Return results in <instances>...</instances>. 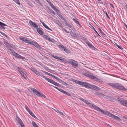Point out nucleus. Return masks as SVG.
Here are the masks:
<instances>
[{
  "mask_svg": "<svg viewBox=\"0 0 127 127\" xmlns=\"http://www.w3.org/2000/svg\"><path fill=\"white\" fill-rule=\"evenodd\" d=\"M73 81L77 84L82 85L85 87L90 88L93 90H98L99 89V88L93 85H91L86 82H81L75 80H73Z\"/></svg>",
  "mask_w": 127,
  "mask_h": 127,
  "instance_id": "nucleus-1",
  "label": "nucleus"
},
{
  "mask_svg": "<svg viewBox=\"0 0 127 127\" xmlns=\"http://www.w3.org/2000/svg\"><path fill=\"white\" fill-rule=\"evenodd\" d=\"M34 73L37 75L38 76H40L41 77H43V78L44 79L46 80L52 84H53L54 85L57 87H61L59 83L51 79L47 78L46 77L43 76L42 75V73L39 72V71L36 70V71H35V72Z\"/></svg>",
  "mask_w": 127,
  "mask_h": 127,
  "instance_id": "nucleus-2",
  "label": "nucleus"
},
{
  "mask_svg": "<svg viewBox=\"0 0 127 127\" xmlns=\"http://www.w3.org/2000/svg\"><path fill=\"white\" fill-rule=\"evenodd\" d=\"M108 84L109 86L122 91H125L127 90V89L122 85L118 83H108Z\"/></svg>",
  "mask_w": 127,
  "mask_h": 127,
  "instance_id": "nucleus-3",
  "label": "nucleus"
},
{
  "mask_svg": "<svg viewBox=\"0 0 127 127\" xmlns=\"http://www.w3.org/2000/svg\"><path fill=\"white\" fill-rule=\"evenodd\" d=\"M103 113L112 118H114L117 121H120L121 120V119L119 117L110 113L108 111H104Z\"/></svg>",
  "mask_w": 127,
  "mask_h": 127,
  "instance_id": "nucleus-4",
  "label": "nucleus"
},
{
  "mask_svg": "<svg viewBox=\"0 0 127 127\" xmlns=\"http://www.w3.org/2000/svg\"><path fill=\"white\" fill-rule=\"evenodd\" d=\"M68 62L71 64L72 66L75 68L78 66V63L77 62L73 60L70 59L68 61Z\"/></svg>",
  "mask_w": 127,
  "mask_h": 127,
  "instance_id": "nucleus-5",
  "label": "nucleus"
},
{
  "mask_svg": "<svg viewBox=\"0 0 127 127\" xmlns=\"http://www.w3.org/2000/svg\"><path fill=\"white\" fill-rule=\"evenodd\" d=\"M118 101L121 104L127 107V100H125L123 98L119 97L118 98Z\"/></svg>",
  "mask_w": 127,
  "mask_h": 127,
  "instance_id": "nucleus-6",
  "label": "nucleus"
},
{
  "mask_svg": "<svg viewBox=\"0 0 127 127\" xmlns=\"http://www.w3.org/2000/svg\"><path fill=\"white\" fill-rule=\"evenodd\" d=\"M88 105L89 106L92 107L93 108H94L95 109V110H96L97 111H98L100 112H101L102 113L104 111L103 110L101 109L100 108H99V107L95 105L94 104H92L89 102L88 103Z\"/></svg>",
  "mask_w": 127,
  "mask_h": 127,
  "instance_id": "nucleus-7",
  "label": "nucleus"
},
{
  "mask_svg": "<svg viewBox=\"0 0 127 127\" xmlns=\"http://www.w3.org/2000/svg\"><path fill=\"white\" fill-rule=\"evenodd\" d=\"M51 86L52 87H54L57 89L58 90L62 92V93H63L64 94L66 95H67L68 96H71V95L68 93L66 91H64L63 90L61 89H59L58 87L56 86H54L51 85Z\"/></svg>",
  "mask_w": 127,
  "mask_h": 127,
  "instance_id": "nucleus-8",
  "label": "nucleus"
},
{
  "mask_svg": "<svg viewBox=\"0 0 127 127\" xmlns=\"http://www.w3.org/2000/svg\"><path fill=\"white\" fill-rule=\"evenodd\" d=\"M31 44L36 47L39 50H41V49L40 46L36 42L32 41Z\"/></svg>",
  "mask_w": 127,
  "mask_h": 127,
  "instance_id": "nucleus-9",
  "label": "nucleus"
},
{
  "mask_svg": "<svg viewBox=\"0 0 127 127\" xmlns=\"http://www.w3.org/2000/svg\"><path fill=\"white\" fill-rule=\"evenodd\" d=\"M72 19L74 21V22L76 23L77 26H78L80 28H81L82 27V26L79 23V21L78 20V19L77 18H73Z\"/></svg>",
  "mask_w": 127,
  "mask_h": 127,
  "instance_id": "nucleus-10",
  "label": "nucleus"
},
{
  "mask_svg": "<svg viewBox=\"0 0 127 127\" xmlns=\"http://www.w3.org/2000/svg\"><path fill=\"white\" fill-rule=\"evenodd\" d=\"M29 24L30 25L34 27L36 29L38 28V26L34 22L30 20L29 22Z\"/></svg>",
  "mask_w": 127,
  "mask_h": 127,
  "instance_id": "nucleus-11",
  "label": "nucleus"
},
{
  "mask_svg": "<svg viewBox=\"0 0 127 127\" xmlns=\"http://www.w3.org/2000/svg\"><path fill=\"white\" fill-rule=\"evenodd\" d=\"M31 90L34 94L38 96L40 92L38 91L35 89L33 88H32Z\"/></svg>",
  "mask_w": 127,
  "mask_h": 127,
  "instance_id": "nucleus-12",
  "label": "nucleus"
},
{
  "mask_svg": "<svg viewBox=\"0 0 127 127\" xmlns=\"http://www.w3.org/2000/svg\"><path fill=\"white\" fill-rule=\"evenodd\" d=\"M64 22H65V24L67 26L70 28H72V24L71 23L69 22H67L66 20Z\"/></svg>",
  "mask_w": 127,
  "mask_h": 127,
  "instance_id": "nucleus-13",
  "label": "nucleus"
},
{
  "mask_svg": "<svg viewBox=\"0 0 127 127\" xmlns=\"http://www.w3.org/2000/svg\"><path fill=\"white\" fill-rule=\"evenodd\" d=\"M52 57L54 58L63 61H64V59L63 58H61V57H57V56H54L53 55H52Z\"/></svg>",
  "mask_w": 127,
  "mask_h": 127,
  "instance_id": "nucleus-14",
  "label": "nucleus"
},
{
  "mask_svg": "<svg viewBox=\"0 0 127 127\" xmlns=\"http://www.w3.org/2000/svg\"><path fill=\"white\" fill-rule=\"evenodd\" d=\"M19 73L21 75L22 77V78L24 79H26V75L25 73L23 71V70Z\"/></svg>",
  "mask_w": 127,
  "mask_h": 127,
  "instance_id": "nucleus-15",
  "label": "nucleus"
},
{
  "mask_svg": "<svg viewBox=\"0 0 127 127\" xmlns=\"http://www.w3.org/2000/svg\"><path fill=\"white\" fill-rule=\"evenodd\" d=\"M40 22H41L43 26L46 29L50 31H52V30L47 25H46L41 20L40 21Z\"/></svg>",
  "mask_w": 127,
  "mask_h": 127,
  "instance_id": "nucleus-16",
  "label": "nucleus"
},
{
  "mask_svg": "<svg viewBox=\"0 0 127 127\" xmlns=\"http://www.w3.org/2000/svg\"><path fill=\"white\" fill-rule=\"evenodd\" d=\"M8 52L11 54L13 55V56H15L16 53L12 49H10L8 50Z\"/></svg>",
  "mask_w": 127,
  "mask_h": 127,
  "instance_id": "nucleus-17",
  "label": "nucleus"
},
{
  "mask_svg": "<svg viewBox=\"0 0 127 127\" xmlns=\"http://www.w3.org/2000/svg\"><path fill=\"white\" fill-rule=\"evenodd\" d=\"M44 37L45 39L51 42H53L54 41V39H51L49 38L48 36L46 35H44Z\"/></svg>",
  "mask_w": 127,
  "mask_h": 127,
  "instance_id": "nucleus-18",
  "label": "nucleus"
},
{
  "mask_svg": "<svg viewBox=\"0 0 127 127\" xmlns=\"http://www.w3.org/2000/svg\"><path fill=\"white\" fill-rule=\"evenodd\" d=\"M86 43L88 45V46L90 47L91 48L93 49H94L95 48L90 43L88 42H87Z\"/></svg>",
  "mask_w": 127,
  "mask_h": 127,
  "instance_id": "nucleus-19",
  "label": "nucleus"
},
{
  "mask_svg": "<svg viewBox=\"0 0 127 127\" xmlns=\"http://www.w3.org/2000/svg\"><path fill=\"white\" fill-rule=\"evenodd\" d=\"M15 56L18 58L20 59H24L25 58L24 57H23L21 55H20L19 54H18L17 53H16Z\"/></svg>",
  "mask_w": 127,
  "mask_h": 127,
  "instance_id": "nucleus-20",
  "label": "nucleus"
},
{
  "mask_svg": "<svg viewBox=\"0 0 127 127\" xmlns=\"http://www.w3.org/2000/svg\"><path fill=\"white\" fill-rule=\"evenodd\" d=\"M37 30L38 32L41 35H42L43 34V33L41 29L40 28H37Z\"/></svg>",
  "mask_w": 127,
  "mask_h": 127,
  "instance_id": "nucleus-21",
  "label": "nucleus"
},
{
  "mask_svg": "<svg viewBox=\"0 0 127 127\" xmlns=\"http://www.w3.org/2000/svg\"><path fill=\"white\" fill-rule=\"evenodd\" d=\"M90 78L93 80H95L97 81V80H98L99 81V79L97 78L96 76H94L92 75H91L90 76Z\"/></svg>",
  "mask_w": 127,
  "mask_h": 127,
  "instance_id": "nucleus-22",
  "label": "nucleus"
},
{
  "mask_svg": "<svg viewBox=\"0 0 127 127\" xmlns=\"http://www.w3.org/2000/svg\"><path fill=\"white\" fill-rule=\"evenodd\" d=\"M6 45V46H7L9 48H12L13 46V45L11 44L8 42L7 43Z\"/></svg>",
  "mask_w": 127,
  "mask_h": 127,
  "instance_id": "nucleus-23",
  "label": "nucleus"
},
{
  "mask_svg": "<svg viewBox=\"0 0 127 127\" xmlns=\"http://www.w3.org/2000/svg\"><path fill=\"white\" fill-rule=\"evenodd\" d=\"M59 47L61 50H64L65 47L62 44H60L58 45Z\"/></svg>",
  "mask_w": 127,
  "mask_h": 127,
  "instance_id": "nucleus-24",
  "label": "nucleus"
},
{
  "mask_svg": "<svg viewBox=\"0 0 127 127\" xmlns=\"http://www.w3.org/2000/svg\"><path fill=\"white\" fill-rule=\"evenodd\" d=\"M28 112L29 113V114L33 117L35 118L36 117L32 113V111L31 110L29 111Z\"/></svg>",
  "mask_w": 127,
  "mask_h": 127,
  "instance_id": "nucleus-25",
  "label": "nucleus"
},
{
  "mask_svg": "<svg viewBox=\"0 0 127 127\" xmlns=\"http://www.w3.org/2000/svg\"><path fill=\"white\" fill-rule=\"evenodd\" d=\"M58 15L59 16L62 20H64V21H65L66 20L65 18L61 14V13L59 14Z\"/></svg>",
  "mask_w": 127,
  "mask_h": 127,
  "instance_id": "nucleus-26",
  "label": "nucleus"
},
{
  "mask_svg": "<svg viewBox=\"0 0 127 127\" xmlns=\"http://www.w3.org/2000/svg\"><path fill=\"white\" fill-rule=\"evenodd\" d=\"M41 96L45 98L46 97V96L44 95L41 92H40V93L38 95V96L39 97H41Z\"/></svg>",
  "mask_w": 127,
  "mask_h": 127,
  "instance_id": "nucleus-27",
  "label": "nucleus"
},
{
  "mask_svg": "<svg viewBox=\"0 0 127 127\" xmlns=\"http://www.w3.org/2000/svg\"><path fill=\"white\" fill-rule=\"evenodd\" d=\"M82 74L84 76H85L88 77L89 78H90V76L91 75H90L89 74H88L87 73H82Z\"/></svg>",
  "mask_w": 127,
  "mask_h": 127,
  "instance_id": "nucleus-28",
  "label": "nucleus"
},
{
  "mask_svg": "<svg viewBox=\"0 0 127 127\" xmlns=\"http://www.w3.org/2000/svg\"><path fill=\"white\" fill-rule=\"evenodd\" d=\"M30 69L34 73H35V71H36V70L33 67H32L31 66L29 67Z\"/></svg>",
  "mask_w": 127,
  "mask_h": 127,
  "instance_id": "nucleus-29",
  "label": "nucleus"
},
{
  "mask_svg": "<svg viewBox=\"0 0 127 127\" xmlns=\"http://www.w3.org/2000/svg\"><path fill=\"white\" fill-rule=\"evenodd\" d=\"M49 4L50 6L53 9L55 8V6L53 4V3L51 2H49Z\"/></svg>",
  "mask_w": 127,
  "mask_h": 127,
  "instance_id": "nucleus-30",
  "label": "nucleus"
},
{
  "mask_svg": "<svg viewBox=\"0 0 127 127\" xmlns=\"http://www.w3.org/2000/svg\"><path fill=\"white\" fill-rule=\"evenodd\" d=\"M32 41L29 40L27 39H26V40H25V42L26 43H29L31 44Z\"/></svg>",
  "mask_w": 127,
  "mask_h": 127,
  "instance_id": "nucleus-31",
  "label": "nucleus"
},
{
  "mask_svg": "<svg viewBox=\"0 0 127 127\" xmlns=\"http://www.w3.org/2000/svg\"><path fill=\"white\" fill-rule=\"evenodd\" d=\"M71 35L73 37H74L75 38H77L78 37V36L76 35V33H72L71 34Z\"/></svg>",
  "mask_w": 127,
  "mask_h": 127,
  "instance_id": "nucleus-32",
  "label": "nucleus"
},
{
  "mask_svg": "<svg viewBox=\"0 0 127 127\" xmlns=\"http://www.w3.org/2000/svg\"><path fill=\"white\" fill-rule=\"evenodd\" d=\"M32 124L34 127H37L38 126L34 122H32Z\"/></svg>",
  "mask_w": 127,
  "mask_h": 127,
  "instance_id": "nucleus-33",
  "label": "nucleus"
},
{
  "mask_svg": "<svg viewBox=\"0 0 127 127\" xmlns=\"http://www.w3.org/2000/svg\"><path fill=\"white\" fill-rule=\"evenodd\" d=\"M18 5H20V3L19 0H13Z\"/></svg>",
  "mask_w": 127,
  "mask_h": 127,
  "instance_id": "nucleus-34",
  "label": "nucleus"
},
{
  "mask_svg": "<svg viewBox=\"0 0 127 127\" xmlns=\"http://www.w3.org/2000/svg\"><path fill=\"white\" fill-rule=\"evenodd\" d=\"M47 70L48 71V72H50L51 73H53V72H54V71L53 70H51L49 69H48L47 67Z\"/></svg>",
  "mask_w": 127,
  "mask_h": 127,
  "instance_id": "nucleus-35",
  "label": "nucleus"
},
{
  "mask_svg": "<svg viewBox=\"0 0 127 127\" xmlns=\"http://www.w3.org/2000/svg\"><path fill=\"white\" fill-rule=\"evenodd\" d=\"M7 26V25L5 24L0 22V28L1 26Z\"/></svg>",
  "mask_w": 127,
  "mask_h": 127,
  "instance_id": "nucleus-36",
  "label": "nucleus"
},
{
  "mask_svg": "<svg viewBox=\"0 0 127 127\" xmlns=\"http://www.w3.org/2000/svg\"><path fill=\"white\" fill-rule=\"evenodd\" d=\"M16 120L19 123V122H20L22 121L21 119L18 116H17L16 117Z\"/></svg>",
  "mask_w": 127,
  "mask_h": 127,
  "instance_id": "nucleus-37",
  "label": "nucleus"
},
{
  "mask_svg": "<svg viewBox=\"0 0 127 127\" xmlns=\"http://www.w3.org/2000/svg\"><path fill=\"white\" fill-rule=\"evenodd\" d=\"M57 24L61 28L63 27V25L62 24H61V23L60 22L58 21V22L57 23Z\"/></svg>",
  "mask_w": 127,
  "mask_h": 127,
  "instance_id": "nucleus-38",
  "label": "nucleus"
},
{
  "mask_svg": "<svg viewBox=\"0 0 127 127\" xmlns=\"http://www.w3.org/2000/svg\"><path fill=\"white\" fill-rule=\"evenodd\" d=\"M50 12L52 14V16H54L55 15V13L52 10H51Z\"/></svg>",
  "mask_w": 127,
  "mask_h": 127,
  "instance_id": "nucleus-39",
  "label": "nucleus"
},
{
  "mask_svg": "<svg viewBox=\"0 0 127 127\" xmlns=\"http://www.w3.org/2000/svg\"><path fill=\"white\" fill-rule=\"evenodd\" d=\"M17 68L18 71L19 72H21L23 70V69L19 67H17Z\"/></svg>",
  "mask_w": 127,
  "mask_h": 127,
  "instance_id": "nucleus-40",
  "label": "nucleus"
},
{
  "mask_svg": "<svg viewBox=\"0 0 127 127\" xmlns=\"http://www.w3.org/2000/svg\"><path fill=\"white\" fill-rule=\"evenodd\" d=\"M116 46L120 49L121 50L122 49H123L122 48V47L121 46L119 45H118L116 43Z\"/></svg>",
  "mask_w": 127,
  "mask_h": 127,
  "instance_id": "nucleus-41",
  "label": "nucleus"
},
{
  "mask_svg": "<svg viewBox=\"0 0 127 127\" xmlns=\"http://www.w3.org/2000/svg\"><path fill=\"white\" fill-rule=\"evenodd\" d=\"M43 72L44 73H45V74H46L48 75H49L50 76V75H51V74H50L48 72H46L45 71H43Z\"/></svg>",
  "mask_w": 127,
  "mask_h": 127,
  "instance_id": "nucleus-42",
  "label": "nucleus"
},
{
  "mask_svg": "<svg viewBox=\"0 0 127 127\" xmlns=\"http://www.w3.org/2000/svg\"><path fill=\"white\" fill-rule=\"evenodd\" d=\"M92 26V29L94 30V31L99 36V35L98 33V32H97V31L95 29V28Z\"/></svg>",
  "mask_w": 127,
  "mask_h": 127,
  "instance_id": "nucleus-43",
  "label": "nucleus"
},
{
  "mask_svg": "<svg viewBox=\"0 0 127 127\" xmlns=\"http://www.w3.org/2000/svg\"><path fill=\"white\" fill-rule=\"evenodd\" d=\"M55 12L58 15L59 14H61V12L59 9Z\"/></svg>",
  "mask_w": 127,
  "mask_h": 127,
  "instance_id": "nucleus-44",
  "label": "nucleus"
},
{
  "mask_svg": "<svg viewBox=\"0 0 127 127\" xmlns=\"http://www.w3.org/2000/svg\"><path fill=\"white\" fill-rule=\"evenodd\" d=\"M80 100L84 102L85 103L86 101V100L84 99L81 98H80Z\"/></svg>",
  "mask_w": 127,
  "mask_h": 127,
  "instance_id": "nucleus-45",
  "label": "nucleus"
},
{
  "mask_svg": "<svg viewBox=\"0 0 127 127\" xmlns=\"http://www.w3.org/2000/svg\"><path fill=\"white\" fill-rule=\"evenodd\" d=\"M25 107L26 109L28 111V112L30 110L28 107L27 105H26Z\"/></svg>",
  "mask_w": 127,
  "mask_h": 127,
  "instance_id": "nucleus-46",
  "label": "nucleus"
},
{
  "mask_svg": "<svg viewBox=\"0 0 127 127\" xmlns=\"http://www.w3.org/2000/svg\"><path fill=\"white\" fill-rule=\"evenodd\" d=\"M56 112H57L58 113H59L60 114H61L63 115H64V114L62 112L60 111L59 110H57V111H56Z\"/></svg>",
  "mask_w": 127,
  "mask_h": 127,
  "instance_id": "nucleus-47",
  "label": "nucleus"
},
{
  "mask_svg": "<svg viewBox=\"0 0 127 127\" xmlns=\"http://www.w3.org/2000/svg\"><path fill=\"white\" fill-rule=\"evenodd\" d=\"M20 39L21 40L23 41L24 42L25 41V40H26V39L24 37H20Z\"/></svg>",
  "mask_w": 127,
  "mask_h": 127,
  "instance_id": "nucleus-48",
  "label": "nucleus"
},
{
  "mask_svg": "<svg viewBox=\"0 0 127 127\" xmlns=\"http://www.w3.org/2000/svg\"><path fill=\"white\" fill-rule=\"evenodd\" d=\"M0 32L1 33V34H2L3 36H5L6 37H7V36L6 35V34L5 33L1 32Z\"/></svg>",
  "mask_w": 127,
  "mask_h": 127,
  "instance_id": "nucleus-49",
  "label": "nucleus"
},
{
  "mask_svg": "<svg viewBox=\"0 0 127 127\" xmlns=\"http://www.w3.org/2000/svg\"><path fill=\"white\" fill-rule=\"evenodd\" d=\"M19 123L21 126H23L24 125L22 121H21L19 122Z\"/></svg>",
  "mask_w": 127,
  "mask_h": 127,
  "instance_id": "nucleus-50",
  "label": "nucleus"
},
{
  "mask_svg": "<svg viewBox=\"0 0 127 127\" xmlns=\"http://www.w3.org/2000/svg\"><path fill=\"white\" fill-rule=\"evenodd\" d=\"M62 84L64 85H65V86H66L68 85L67 83H65V82L63 81V82H62Z\"/></svg>",
  "mask_w": 127,
  "mask_h": 127,
  "instance_id": "nucleus-51",
  "label": "nucleus"
},
{
  "mask_svg": "<svg viewBox=\"0 0 127 127\" xmlns=\"http://www.w3.org/2000/svg\"><path fill=\"white\" fill-rule=\"evenodd\" d=\"M105 14H106V16H107V18H109V19H110V17L109 16L107 13L106 12H105Z\"/></svg>",
  "mask_w": 127,
  "mask_h": 127,
  "instance_id": "nucleus-52",
  "label": "nucleus"
},
{
  "mask_svg": "<svg viewBox=\"0 0 127 127\" xmlns=\"http://www.w3.org/2000/svg\"><path fill=\"white\" fill-rule=\"evenodd\" d=\"M53 9L55 10V12L58 10V9L56 7H55V8H54Z\"/></svg>",
  "mask_w": 127,
  "mask_h": 127,
  "instance_id": "nucleus-53",
  "label": "nucleus"
},
{
  "mask_svg": "<svg viewBox=\"0 0 127 127\" xmlns=\"http://www.w3.org/2000/svg\"><path fill=\"white\" fill-rule=\"evenodd\" d=\"M64 50L66 52H67L68 51V50L67 49H66V48L65 47V48L64 49Z\"/></svg>",
  "mask_w": 127,
  "mask_h": 127,
  "instance_id": "nucleus-54",
  "label": "nucleus"
},
{
  "mask_svg": "<svg viewBox=\"0 0 127 127\" xmlns=\"http://www.w3.org/2000/svg\"><path fill=\"white\" fill-rule=\"evenodd\" d=\"M40 5H41V3L39 1V0H35Z\"/></svg>",
  "mask_w": 127,
  "mask_h": 127,
  "instance_id": "nucleus-55",
  "label": "nucleus"
},
{
  "mask_svg": "<svg viewBox=\"0 0 127 127\" xmlns=\"http://www.w3.org/2000/svg\"><path fill=\"white\" fill-rule=\"evenodd\" d=\"M63 31H65V32L68 33L69 32H68L64 28L63 30Z\"/></svg>",
  "mask_w": 127,
  "mask_h": 127,
  "instance_id": "nucleus-56",
  "label": "nucleus"
},
{
  "mask_svg": "<svg viewBox=\"0 0 127 127\" xmlns=\"http://www.w3.org/2000/svg\"><path fill=\"white\" fill-rule=\"evenodd\" d=\"M55 79H56L57 80H58V81H59V80L60 79L58 78L57 77H55Z\"/></svg>",
  "mask_w": 127,
  "mask_h": 127,
  "instance_id": "nucleus-57",
  "label": "nucleus"
},
{
  "mask_svg": "<svg viewBox=\"0 0 127 127\" xmlns=\"http://www.w3.org/2000/svg\"><path fill=\"white\" fill-rule=\"evenodd\" d=\"M0 29H2L4 30L5 29V28L4 27L2 26L0 27Z\"/></svg>",
  "mask_w": 127,
  "mask_h": 127,
  "instance_id": "nucleus-58",
  "label": "nucleus"
},
{
  "mask_svg": "<svg viewBox=\"0 0 127 127\" xmlns=\"http://www.w3.org/2000/svg\"><path fill=\"white\" fill-rule=\"evenodd\" d=\"M51 76V77H52V78H55L56 76H55L53 75L52 74H51V75H50Z\"/></svg>",
  "mask_w": 127,
  "mask_h": 127,
  "instance_id": "nucleus-59",
  "label": "nucleus"
},
{
  "mask_svg": "<svg viewBox=\"0 0 127 127\" xmlns=\"http://www.w3.org/2000/svg\"><path fill=\"white\" fill-rule=\"evenodd\" d=\"M106 125L108 127H112L111 126H110L108 124H106Z\"/></svg>",
  "mask_w": 127,
  "mask_h": 127,
  "instance_id": "nucleus-60",
  "label": "nucleus"
},
{
  "mask_svg": "<svg viewBox=\"0 0 127 127\" xmlns=\"http://www.w3.org/2000/svg\"><path fill=\"white\" fill-rule=\"evenodd\" d=\"M110 6L113 8H114V6H113V5L111 3H110Z\"/></svg>",
  "mask_w": 127,
  "mask_h": 127,
  "instance_id": "nucleus-61",
  "label": "nucleus"
},
{
  "mask_svg": "<svg viewBox=\"0 0 127 127\" xmlns=\"http://www.w3.org/2000/svg\"><path fill=\"white\" fill-rule=\"evenodd\" d=\"M3 43L6 45V44L7 43V42L5 41H4L3 42Z\"/></svg>",
  "mask_w": 127,
  "mask_h": 127,
  "instance_id": "nucleus-62",
  "label": "nucleus"
},
{
  "mask_svg": "<svg viewBox=\"0 0 127 127\" xmlns=\"http://www.w3.org/2000/svg\"><path fill=\"white\" fill-rule=\"evenodd\" d=\"M59 82H60V83L62 84V82H63V81H62V80H61L60 79L59 80Z\"/></svg>",
  "mask_w": 127,
  "mask_h": 127,
  "instance_id": "nucleus-63",
  "label": "nucleus"
},
{
  "mask_svg": "<svg viewBox=\"0 0 127 127\" xmlns=\"http://www.w3.org/2000/svg\"><path fill=\"white\" fill-rule=\"evenodd\" d=\"M104 97L105 98H108V96H106V95H104Z\"/></svg>",
  "mask_w": 127,
  "mask_h": 127,
  "instance_id": "nucleus-64",
  "label": "nucleus"
}]
</instances>
